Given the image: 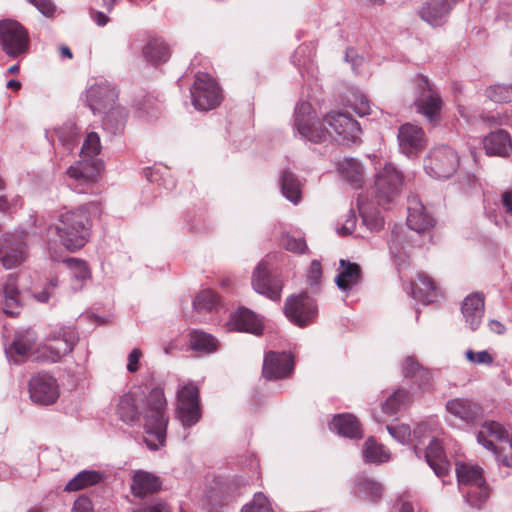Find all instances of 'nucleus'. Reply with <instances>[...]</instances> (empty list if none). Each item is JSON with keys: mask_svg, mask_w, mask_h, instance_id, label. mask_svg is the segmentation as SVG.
I'll return each mask as SVG.
<instances>
[{"mask_svg": "<svg viewBox=\"0 0 512 512\" xmlns=\"http://www.w3.org/2000/svg\"><path fill=\"white\" fill-rule=\"evenodd\" d=\"M331 428L339 435L351 439H361L363 430L356 417L349 413L338 414L333 417Z\"/></svg>", "mask_w": 512, "mask_h": 512, "instance_id": "obj_32", "label": "nucleus"}, {"mask_svg": "<svg viewBox=\"0 0 512 512\" xmlns=\"http://www.w3.org/2000/svg\"><path fill=\"white\" fill-rule=\"evenodd\" d=\"M161 479L151 472L144 470H135L132 474L130 484L131 493L138 498H144L150 494L156 493L161 489Z\"/></svg>", "mask_w": 512, "mask_h": 512, "instance_id": "obj_24", "label": "nucleus"}, {"mask_svg": "<svg viewBox=\"0 0 512 512\" xmlns=\"http://www.w3.org/2000/svg\"><path fill=\"white\" fill-rule=\"evenodd\" d=\"M3 295V311L9 316H16L22 307L21 294L16 274H9L1 285Z\"/></svg>", "mask_w": 512, "mask_h": 512, "instance_id": "obj_25", "label": "nucleus"}, {"mask_svg": "<svg viewBox=\"0 0 512 512\" xmlns=\"http://www.w3.org/2000/svg\"><path fill=\"white\" fill-rule=\"evenodd\" d=\"M29 43L28 32L19 22L14 20L0 22V45L7 56L16 58L26 54Z\"/></svg>", "mask_w": 512, "mask_h": 512, "instance_id": "obj_10", "label": "nucleus"}, {"mask_svg": "<svg viewBox=\"0 0 512 512\" xmlns=\"http://www.w3.org/2000/svg\"><path fill=\"white\" fill-rule=\"evenodd\" d=\"M101 151L100 137L96 132L87 134L82 145L81 159L71 165L66 174L69 187L79 194L92 193L102 170V163L96 159Z\"/></svg>", "mask_w": 512, "mask_h": 512, "instance_id": "obj_3", "label": "nucleus"}, {"mask_svg": "<svg viewBox=\"0 0 512 512\" xmlns=\"http://www.w3.org/2000/svg\"><path fill=\"white\" fill-rule=\"evenodd\" d=\"M294 365L290 353L269 351L264 356L262 375L267 380L283 379L293 373Z\"/></svg>", "mask_w": 512, "mask_h": 512, "instance_id": "obj_15", "label": "nucleus"}, {"mask_svg": "<svg viewBox=\"0 0 512 512\" xmlns=\"http://www.w3.org/2000/svg\"><path fill=\"white\" fill-rule=\"evenodd\" d=\"M412 293L416 300L429 304L437 296V287L431 277L421 272L417 274V282L413 286Z\"/></svg>", "mask_w": 512, "mask_h": 512, "instance_id": "obj_37", "label": "nucleus"}, {"mask_svg": "<svg viewBox=\"0 0 512 512\" xmlns=\"http://www.w3.org/2000/svg\"><path fill=\"white\" fill-rule=\"evenodd\" d=\"M31 400L43 406L54 404L59 398L57 380L48 373H38L28 383Z\"/></svg>", "mask_w": 512, "mask_h": 512, "instance_id": "obj_14", "label": "nucleus"}, {"mask_svg": "<svg viewBox=\"0 0 512 512\" xmlns=\"http://www.w3.org/2000/svg\"><path fill=\"white\" fill-rule=\"evenodd\" d=\"M436 423L422 422L416 425L413 430V441L415 442L413 450L416 456L420 457L419 452L422 450L421 446L425 445L426 440L429 442L432 437H436Z\"/></svg>", "mask_w": 512, "mask_h": 512, "instance_id": "obj_45", "label": "nucleus"}, {"mask_svg": "<svg viewBox=\"0 0 512 512\" xmlns=\"http://www.w3.org/2000/svg\"><path fill=\"white\" fill-rule=\"evenodd\" d=\"M279 182L282 195L293 204L299 203L302 196V183L296 175L289 170H284Z\"/></svg>", "mask_w": 512, "mask_h": 512, "instance_id": "obj_36", "label": "nucleus"}, {"mask_svg": "<svg viewBox=\"0 0 512 512\" xmlns=\"http://www.w3.org/2000/svg\"><path fill=\"white\" fill-rule=\"evenodd\" d=\"M176 417L184 428L196 425L201 417L202 410L198 387L189 383L177 391Z\"/></svg>", "mask_w": 512, "mask_h": 512, "instance_id": "obj_8", "label": "nucleus"}, {"mask_svg": "<svg viewBox=\"0 0 512 512\" xmlns=\"http://www.w3.org/2000/svg\"><path fill=\"white\" fill-rule=\"evenodd\" d=\"M91 18L101 27L109 22V17L101 11L91 10Z\"/></svg>", "mask_w": 512, "mask_h": 512, "instance_id": "obj_64", "label": "nucleus"}, {"mask_svg": "<svg viewBox=\"0 0 512 512\" xmlns=\"http://www.w3.org/2000/svg\"><path fill=\"white\" fill-rule=\"evenodd\" d=\"M461 311L470 329L477 330L484 315V295L481 293L468 295L462 303Z\"/></svg>", "mask_w": 512, "mask_h": 512, "instance_id": "obj_28", "label": "nucleus"}, {"mask_svg": "<svg viewBox=\"0 0 512 512\" xmlns=\"http://www.w3.org/2000/svg\"><path fill=\"white\" fill-rule=\"evenodd\" d=\"M36 339V333L32 329L18 331L5 352L14 364H19L33 349Z\"/></svg>", "mask_w": 512, "mask_h": 512, "instance_id": "obj_22", "label": "nucleus"}, {"mask_svg": "<svg viewBox=\"0 0 512 512\" xmlns=\"http://www.w3.org/2000/svg\"><path fill=\"white\" fill-rule=\"evenodd\" d=\"M192 104L197 110L208 111L220 105L221 90L217 82L207 73L198 72L190 89Z\"/></svg>", "mask_w": 512, "mask_h": 512, "instance_id": "obj_9", "label": "nucleus"}, {"mask_svg": "<svg viewBox=\"0 0 512 512\" xmlns=\"http://www.w3.org/2000/svg\"><path fill=\"white\" fill-rule=\"evenodd\" d=\"M282 246L290 252L302 254L307 250V244L304 238H295L289 234L283 235Z\"/></svg>", "mask_w": 512, "mask_h": 512, "instance_id": "obj_50", "label": "nucleus"}, {"mask_svg": "<svg viewBox=\"0 0 512 512\" xmlns=\"http://www.w3.org/2000/svg\"><path fill=\"white\" fill-rule=\"evenodd\" d=\"M484 148L488 155L508 156L512 152V142L508 132L497 130L484 138Z\"/></svg>", "mask_w": 512, "mask_h": 512, "instance_id": "obj_33", "label": "nucleus"}, {"mask_svg": "<svg viewBox=\"0 0 512 512\" xmlns=\"http://www.w3.org/2000/svg\"><path fill=\"white\" fill-rule=\"evenodd\" d=\"M424 458L438 477H444L448 474L450 463L446 458L443 445L437 437H432L424 451Z\"/></svg>", "mask_w": 512, "mask_h": 512, "instance_id": "obj_27", "label": "nucleus"}, {"mask_svg": "<svg viewBox=\"0 0 512 512\" xmlns=\"http://www.w3.org/2000/svg\"><path fill=\"white\" fill-rule=\"evenodd\" d=\"M400 148L407 155L417 153L425 146L423 129L415 124H403L398 133Z\"/></svg>", "mask_w": 512, "mask_h": 512, "instance_id": "obj_23", "label": "nucleus"}, {"mask_svg": "<svg viewBox=\"0 0 512 512\" xmlns=\"http://www.w3.org/2000/svg\"><path fill=\"white\" fill-rule=\"evenodd\" d=\"M79 340L78 332L74 327H59L49 334L47 344L43 347V354L51 362H58L71 353Z\"/></svg>", "mask_w": 512, "mask_h": 512, "instance_id": "obj_12", "label": "nucleus"}, {"mask_svg": "<svg viewBox=\"0 0 512 512\" xmlns=\"http://www.w3.org/2000/svg\"><path fill=\"white\" fill-rule=\"evenodd\" d=\"M408 203L407 226L419 234L432 229L435 221L433 217L427 213L426 208L422 202L419 201L418 196H410Z\"/></svg>", "mask_w": 512, "mask_h": 512, "instance_id": "obj_21", "label": "nucleus"}, {"mask_svg": "<svg viewBox=\"0 0 512 512\" xmlns=\"http://www.w3.org/2000/svg\"><path fill=\"white\" fill-rule=\"evenodd\" d=\"M104 474L95 470H83L74 476L65 486V491L75 492L99 484Z\"/></svg>", "mask_w": 512, "mask_h": 512, "instance_id": "obj_39", "label": "nucleus"}, {"mask_svg": "<svg viewBox=\"0 0 512 512\" xmlns=\"http://www.w3.org/2000/svg\"><path fill=\"white\" fill-rule=\"evenodd\" d=\"M219 303L218 295L212 290H203L197 294L193 301V307L197 312L211 311Z\"/></svg>", "mask_w": 512, "mask_h": 512, "instance_id": "obj_47", "label": "nucleus"}, {"mask_svg": "<svg viewBox=\"0 0 512 512\" xmlns=\"http://www.w3.org/2000/svg\"><path fill=\"white\" fill-rule=\"evenodd\" d=\"M362 279V271L357 263L340 260V271L335 278L337 287L343 292H349L358 285Z\"/></svg>", "mask_w": 512, "mask_h": 512, "instance_id": "obj_30", "label": "nucleus"}, {"mask_svg": "<svg viewBox=\"0 0 512 512\" xmlns=\"http://www.w3.org/2000/svg\"><path fill=\"white\" fill-rule=\"evenodd\" d=\"M59 140L66 146H70L76 137V127L73 124H67L55 130Z\"/></svg>", "mask_w": 512, "mask_h": 512, "instance_id": "obj_54", "label": "nucleus"}, {"mask_svg": "<svg viewBox=\"0 0 512 512\" xmlns=\"http://www.w3.org/2000/svg\"><path fill=\"white\" fill-rule=\"evenodd\" d=\"M321 277H322L321 264L319 261L313 260L311 262L309 270H308L307 281L311 286L317 285L320 282Z\"/></svg>", "mask_w": 512, "mask_h": 512, "instance_id": "obj_56", "label": "nucleus"}, {"mask_svg": "<svg viewBox=\"0 0 512 512\" xmlns=\"http://www.w3.org/2000/svg\"><path fill=\"white\" fill-rule=\"evenodd\" d=\"M253 289L273 301L281 299L283 282L280 278L269 273L268 264L261 261L255 268L252 276Z\"/></svg>", "mask_w": 512, "mask_h": 512, "instance_id": "obj_16", "label": "nucleus"}, {"mask_svg": "<svg viewBox=\"0 0 512 512\" xmlns=\"http://www.w3.org/2000/svg\"><path fill=\"white\" fill-rule=\"evenodd\" d=\"M413 83L417 111L424 115L430 123H437L443 104L440 95L433 89L428 78L422 74L416 75Z\"/></svg>", "mask_w": 512, "mask_h": 512, "instance_id": "obj_6", "label": "nucleus"}, {"mask_svg": "<svg viewBox=\"0 0 512 512\" xmlns=\"http://www.w3.org/2000/svg\"><path fill=\"white\" fill-rule=\"evenodd\" d=\"M485 95L495 103L512 101V84H495L486 88Z\"/></svg>", "mask_w": 512, "mask_h": 512, "instance_id": "obj_46", "label": "nucleus"}, {"mask_svg": "<svg viewBox=\"0 0 512 512\" xmlns=\"http://www.w3.org/2000/svg\"><path fill=\"white\" fill-rule=\"evenodd\" d=\"M359 494L370 502L377 503L383 495V487L379 482L370 478L358 477L355 483Z\"/></svg>", "mask_w": 512, "mask_h": 512, "instance_id": "obj_43", "label": "nucleus"}, {"mask_svg": "<svg viewBox=\"0 0 512 512\" xmlns=\"http://www.w3.org/2000/svg\"><path fill=\"white\" fill-rule=\"evenodd\" d=\"M325 124L335 131L342 143H357L360 140V124L348 113L332 111L321 121L314 119L310 103L300 102L296 105L294 128L303 139L313 143L325 141L329 133Z\"/></svg>", "mask_w": 512, "mask_h": 512, "instance_id": "obj_2", "label": "nucleus"}, {"mask_svg": "<svg viewBox=\"0 0 512 512\" xmlns=\"http://www.w3.org/2000/svg\"><path fill=\"white\" fill-rule=\"evenodd\" d=\"M72 512H93L92 502L87 497H79L74 502Z\"/></svg>", "mask_w": 512, "mask_h": 512, "instance_id": "obj_59", "label": "nucleus"}, {"mask_svg": "<svg viewBox=\"0 0 512 512\" xmlns=\"http://www.w3.org/2000/svg\"><path fill=\"white\" fill-rule=\"evenodd\" d=\"M404 378L410 379L420 390H425L430 383V372L424 368L413 356L405 358L402 364Z\"/></svg>", "mask_w": 512, "mask_h": 512, "instance_id": "obj_31", "label": "nucleus"}, {"mask_svg": "<svg viewBox=\"0 0 512 512\" xmlns=\"http://www.w3.org/2000/svg\"><path fill=\"white\" fill-rule=\"evenodd\" d=\"M143 56L149 63L157 65L170 58L171 50L164 40L153 38L143 47Z\"/></svg>", "mask_w": 512, "mask_h": 512, "instance_id": "obj_35", "label": "nucleus"}, {"mask_svg": "<svg viewBox=\"0 0 512 512\" xmlns=\"http://www.w3.org/2000/svg\"><path fill=\"white\" fill-rule=\"evenodd\" d=\"M341 175L355 188L362 186L364 172L361 163L353 158L344 159L339 165Z\"/></svg>", "mask_w": 512, "mask_h": 512, "instance_id": "obj_41", "label": "nucleus"}, {"mask_svg": "<svg viewBox=\"0 0 512 512\" xmlns=\"http://www.w3.org/2000/svg\"><path fill=\"white\" fill-rule=\"evenodd\" d=\"M71 277V288L73 291L81 290L91 278V271L88 263L79 258H67L64 260Z\"/></svg>", "mask_w": 512, "mask_h": 512, "instance_id": "obj_34", "label": "nucleus"}, {"mask_svg": "<svg viewBox=\"0 0 512 512\" xmlns=\"http://www.w3.org/2000/svg\"><path fill=\"white\" fill-rule=\"evenodd\" d=\"M27 257L26 244L22 237L5 234L0 237V263L5 269H12Z\"/></svg>", "mask_w": 512, "mask_h": 512, "instance_id": "obj_17", "label": "nucleus"}, {"mask_svg": "<svg viewBox=\"0 0 512 512\" xmlns=\"http://www.w3.org/2000/svg\"><path fill=\"white\" fill-rule=\"evenodd\" d=\"M189 346L194 351L210 354L218 349V341L211 334L193 330L189 334Z\"/></svg>", "mask_w": 512, "mask_h": 512, "instance_id": "obj_40", "label": "nucleus"}, {"mask_svg": "<svg viewBox=\"0 0 512 512\" xmlns=\"http://www.w3.org/2000/svg\"><path fill=\"white\" fill-rule=\"evenodd\" d=\"M89 108L94 114L106 112L116 105L118 93L107 81L97 82L89 87L86 93Z\"/></svg>", "mask_w": 512, "mask_h": 512, "instance_id": "obj_18", "label": "nucleus"}, {"mask_svg": "<svg viewBox=\"0 0 512 512\" xmlns=\"http://www.w3.org/2000/svg\"><path fill=\"white\" fill-rule=\"evenodd\" d=\"M350 107L360 117L371 114L370 101L364 95L355 96V100L350 104Z\"/></svg>", "mask_w": 512, "mask_h": 512, "instance_id": "obj_53", "label": "nucleus"}, {"mask_svg": "<svg viewBox=\"0 0 512 512\" xmlns=\"http://www.w3.org/2000/svg\"><path fill=\"white\" fill-rule=\"evenodd\" d=\"M465 356L467 360L473 364L491 365L493 363L492 355L486 350L474 352L473 350L468 349L465 353Z\"/></svg>", "mask_w": 512, "mask_h": 512, "instance_id": "obj_52", "label": "nucleus"}, {"mask_svg": "<svg viewBox=\"0 0 512 512\" xmlns=\"http://www.w3.org/2000/svg\"><path fill=\"white\" fill-rule=\"evenodd\" d=\"M498 205L506 216L512 218V190H506L501 194Z\"/></svg>", "mask_w": 512, "mask_h": 512, "instance_id": "obj_57", "label": "nucleus"}, {"mask_svg": "<svg viewBox=\"0 0 512 512\" xmlns=\"http://www.w3.org/2000/svg\"><path fill=\"white\" fill-rule=\"evenodd\" d=\"M389 249L392 256L401 258L404 247L400 246V236L398 233H392V237L389 240ZM403 252L405 253V251Z\"/></svg>", "mask_w": 512, "mask_h": 512, "instance_id": "obj_60", "label": "nucleus"}, {"mask_svg": "<svg viewBox=\"0 0 512 512\" xmlns=\"http://www.w3.org/2000/svg\"><path fill=\"white\" fill-rule=\"evenodd\" d=\"M284 313L292 323L304 327L315 319L317 305L307 293H300L286 299Z\"/></svg>", "mask_w": 512, "mask_h": 512, "instance_id": "obj_13", "label": "nucleus"}, {"mask_svg": "<svg viewBox=\"0 0 512 512\" xmlns=\"http://www.w3.org/2000/svg\"><path fill=\"white\" fill-rule=\"evenodd\" d=\"M37 10L46 17H52L56 12V6L51 0H29Z\"/></svg>", "mask_w": 512, "mask_h": 512, "instance_id": "obj_55", "label": "nucleus"}, {"mask_svg": "<svg viewBox=\"0 0 512 512\" xmlns=\"http://www.w3.org/2000/svg\"><path fill=\"white\" fill-rule=\"evenodd\" d=\"M446 410L466 423H472L481 417L479 405L467 398H455L446 403Z\"/></svg>", "mask_w": 512, "mask_h": 512, "instance_id": "obj_29", "label": "nucleus"}, {"mask_svg": "<svg viewBox=\"0 0 512 512\" xmlns=\"http://www.w3.org/2000/svg\"><path fill=\"white\" fill-rule=\"evenodd\" d=\"M363 457L366 462L381 464L389 461L390 453L385 446L379 444L373 437H369L364 443Z\"/></svg>", "mask_w": 512, "mask_h": 512, "instance_id": "obj_42", "label": "nucleus"}, {"mask_svg": "<svg viewBox=\"0 0 512 512\" xmlns=\"http://www.w3.org/2000/svg\"><path fill=\"white\" fill-rule=\"evenodd\" d=\"M477 441L491 452L504 450L509 442L507 430L498 422H485L477 434Z\"/></svg>", "mask_w": 512, "mask_h": 512, "instance_id": "obj_19", "label": "nucleus"}, {"mask_svg": "<svg viewBox=\"0 0 512 512\" xmlns=\"http://www.w3.org/2000/svg\"><path fill=\"white\" fill-rule=\"evenodd\" d=\"M386 429L400 443H406L411 438V429L406 424L387 425Z\"/></svg>", "mask_w": 512, "mask_h": 512, "instance_id": "obj_51", "label": "nucleus"}, {"mask_svg": "<svg viewBox=\"0 0 512 512\" xmlns=\"http://www.w3.org/2000/svg\"><path fill=\"white\" fill-rule=\"evenodd\" d=\"M458 486L466 503L480 509L489 498V487L483 470L477 465L460 463L456 466Z\"/></svg>", "mask_w": 512, "mask_h": 512, "instance_id": "obj_5", "label": "nucleus"}, {"mask_svg": "<svg viewBox=\"0 0 512 512\" xmlns=\"http://www.w3.org/2000/svg\"><path fill=\"white\" fill-rule=\"evenodd\" d=\"M460 0H427L419 9L422 20L433 27L443 25Z\"/></svg>", "mask_w": 512, "mask_h": 512, "instance_id": "obj_20", "label": "nucleus"}, {"mask_svg": "<svg viewBox=\"0 0 512 512\" xmlns=\"http://www.w3.org/2000/svg\"><path fill=\"white\" fill-rule=\"evenodd\" d=\"M135 512H170V509L165 503H156L143 507Z\"/></svg>", "mask_w": 512, "mask_h": 512, "instance_id": "obj_63", "label": "nucleus"}, {"mask_svg": "<svg viewBox=\"0 0 512 512\" xmlns=\"http://www.w3.org/2000/svg\"><path fill=\"white\" fill-rule=\"evenodd\" d=\"M60 284L59 278L56 275L50 276L47 279L43 289L39 292L33 293V298L39 303H47L56 293Z\"/></svg>", "mask_w": 512, "mask_h": 512, "instance_id": "obj_48", "label": "nucleus"}, {"mask_svg": "<svg viewBox=\"0 0 512 512\" xmlns=\"http://www.w3.org/2000/svg\"><path fill=\"white\" fill-rule=\"evenodd\" d=\"M229 329L260 335L263 324L254 312L247 308H240L229 317Z\"/></svg>", "mask_w": 512, "mask_h": 512, "instance_id": "obj_26", "label": "nucleus"}, {"mask_svg": "<svg viewBox=\"0 0 512 512\" xmlns=\"http://www.w3.org/2000/svg\"><path fill=\"white\" fill-rule=\"evenodd\" d=\"M138 402L139 398L135 393H125L119 398L116 412L119 418L129 425L138 423L143 415L145 432L149 437L146 439V443L150 449L156 450L165 443L169 422L167 400L163 388H153L142 399V410H140Z\"/></svg>", "mask_w": 512, "mask_h": 512, "instance_id": "obj_1", "label": "nucleus"}, {"mask_svg": "<svg viewBox=\"0 0 512 512\" xmlns=\"http://www.w3.org/2000/svg\"><path fill=\"white\" fill-rule=\"evenodd\" d=\"M403 185V174L393 164L377 169L374 179V195L377 204L382 206L394 201Z\"/></svg>", "mask_w": 512, "mask_h": 512, "instance_id": "obj_7", "label": "nucleus"}, {"mask_svg": "<svg viewBox=\"0 0 512 512\" xmlns=\"http://www.w3.org/2000/svg\"><path fill=\"white\" fill-rule=\"evenodd\" d=\"M458 156L448 146L435 147L425 160L426 173L435 179H447L451 177L458 167Z\"/></svg>", "mask_w": 512, "mask_h": 512, "instance_id": "obj_11", "label": "nucleus"}, {"mask_svg": "<svg viewBox=\"0 0 512 512\" xmlns=\"http://www.w3.org/2000/svg\"><path fill=\"white\" fill-rule=\"evenodd\" d=\"M102 113L105 114L102 122L104 130L114 135L123 131L127 119L125 108L115 105Z\"/></svg>", "mask_w": 512, "mask_h": 512, "instance_id": "obj_38", "label": "nucleus"}, {"mask_svg": "<svg viewBox=\"0 0 512 512\" xmlns=\"http://www.w3.org/2000/svg\"><path fill=\"white\" fill-rule=\"evenodd\" d=\"M411 402V394L408 390L397 389L389 396V398L382 404V411L384 414L392 416L406 407Z\"/></svg>", "mask_w": 512, "mask_h": 512, "instance_id": "obj_44", "label": "nucleus"}, {"mask_svg": "<svg viewBox=\"0 0 512 512\" xmlns=\"http://www.w3.org/2000/svg\"><path fill=\"white\" fill-rule=\"evenodd\" d=\"M409 498L408 494H404L399 498L398 503L400 506L398 512H414L413 504Z\"/></svg>", "mask_w": 512, "mask_h": 512, "instance_id": "obj_61", "label": "nucleus"}, {"mask_svg": "<svg viewBox=\"0 0 512 512\" xmlns=\"http://www.w3.org/2000/svg\"><path fill=\"white\" fill-rule=\"evenodd\" d=\"M91 207H93V204H84L60 212L56 224V233L66 249L76 251L87 243L92 227Z\"/></svg>", "mask_w": 512, "mask_h": 512, "instance_id": "obj_4", "label": "nucleus"}, {"mask_svg": "<svg viewBox=\"0 0 512 512\" xmlns=\"http://www.w3.org/2000/svg\"><path fill=\"white\" fill-rule=\"evenodd\" d=\"M241 512H274L267 497L262 493H256L249 504H246Z\"/></svg>", "mask_w": 512, "mask_h": 512, "instance_id": "obj_49", "label": "nucleus"}, {"mask_svg": "<svg viewBox=\"0 0 512 512\" xmlns=\"http://www.w3.org/2000/svg\"><path fill=\"white\" fill-rule=\"evenodd\" d=\"M355 223H356V219L354 216H351L345 225L341 226L340 228L337 229V233L339 235H349L353 232L354 228H355Z\"/></svg>", "mask_w": 512, "mask_h": 512, "instance_id": "obj_62", "label": "nucleus"}, {"mask_svg": "<svg viewBox=\"0 0 512 512\" xmlns=\"http://www.w3.org/2000/svg\"><path fill=\"white\" fill-rule=\"evenodd\" d=\"M142 352L138 348H134L128 355L127 370L130 373H135L139 370V360Z\"/></svg>", "mask_w": 512, "mask_h": 512, "instance_id": "obj_58", "label": "nucleus"}]
</instances>
